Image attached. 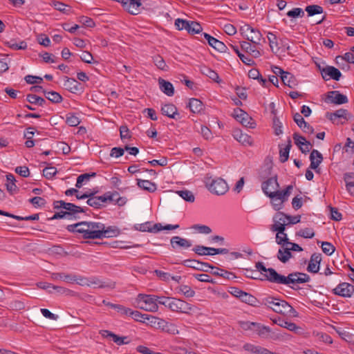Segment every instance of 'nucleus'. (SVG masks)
Instances as JSON below:
<instances>
[{"mask_svg": "<svg viewBox=\"0 0 354 354\" xmlns=\"http://www.w3.org/2000/svg\"><path fill=\"white\" fill-rule=\"evenodd\" d=\"M161 112L164 115L177 120L179 118L178 109L173 104H166L161 107Z\"/></svg>", "mask_w": 354, "mask_h": 354, "instance_id": "nucleus-24", "label": "nucleus"}, {"mask_svg": "<svg viewBox=\"0 0 354 354\" xmlns=\"http://www.w3.org/2000/svg\"><path fill=\"white\" fill-rule=\"evenodd\" d=\"M275 279L274 283L280 284V285H286L294 290H297V288H295L292 285H295L297 283H304L309 281L310 277L301 272H292L290 273L288 276L282 275L279 273H276L273 275Z\"/></svg>", "mask_w": 354, "mask_h": 354, "instance_id": "nucleus-2", "label": "nucleus"}, {"mask_svg": "<svg viewBox=\"0 0 354 354\" xmlns=\"http://www.w3.org/2000/svg\"><path fill=\"white\" fill-rule=\"evenodd\" d=\"M296 235L305 239H312L315 236V232L312 228L306 227L297 232Z\"/></svg>", "mask_w": 354, "mask_h": 354, "instance_id": "nucleus-53", "label": "nucleus"}, {"mask_svg": "<svg viewBox=\"0 0 354 354\" xmlns=\"http://www.w3.org/2000/svg\"><path fill=\"white\" fill-rule=\"evenodd\" d=\"M335 295L344 297H350L354 292V286L348 283H342L339 284L334 290Z\"/></svg>", "mask_w": 354, "mask_h": 354, "instance_id": "nucleus-18", "label": "nucleus"}, {"mask_svg": "<svg viewBox=\"0 0 354 354\" xmlns=\"http://www.w3.org/2000/svg\"><path fill=\"white\" fill-rule=\"evenodd\" d=\"M54 208L57 209L59 208L64 209L65 212L70 213L68 216H71L73 214L85 212L88 209L87 207L84 208L71 203H66L64 201H55L54 203Z\"/></svg>", "mask_w": 354, "mask_h": 354, "instance_id": "nucleus-9", "label": "nucleus"}, {"mask_svg": "<svg viewBox=\"0 0 354 354\" xmlns=\"http://www.w3.org/2000/svg\"><path fill=\"white\" fill-rule=\"evenodd\" d=\"M96 176V173L93 172L91 174H84L80 175L77 178V182L75 184V187L77 188H81L83 185L84 182H87L90 180L91 177H95Z\"/></svg>", "mask_w": 354, "mask_h": 354, "instance_id": "nucleus-42", "label": "nucleus"}, {"mask_svg": "<svg viewBox=\"0 0 354 354\" xmlns=\"http://www.w3.org/2000/svg\"><path fill=\"white\" fill-rule=\"evenodd\" d=\"M292 189L293 185H288L286 188L283 191H279L277 189L274 192H269V195L268 196L269 198H272L274 201L277 200L280 201V203L279 204L274 203L275 210L278 211L280 209H281L282 203L288 201V198L290 195Z\"/></svg>", "mask_w": 354, "mask_h": 354, "instance_id": "nucleus-5", "label": "nucleus"}, {"mask_svg": "<svg viewBox=\"0 0 354 354\" xmlns=\"http://www.w3.org/2000/svg\"><path fill=\"white\" fill-rule=\"evenodd\" d=\"M239 299L241 301L252 306H255V303L257 301L254 296L244 291H243V294L241 295Z\"/></svg>", "mask_w": 354, "mask_h": 354, "instance_id": "nucleus-49", "label": "nucleus"}, {"mask_svg": "<svg viewBox=\"0 0 354 354\" xmlns=\"http://www.w3.org/2000/svg\"><path fill=\"white\" fill-rule=\"evenodd\" d=\"M322 250L326 255H331L335 252V247L329 242H322Z\"/></svg>", "mask_w": 354, "mask_h": 354, "instance_id": "nucleus-61", "label": "nucleus"}, {"mask_svg": "<svg viewBox=\"0 0 354 354\" xmlns=\"http://www.w3.org/2000/svg\"><path fill=\"white\" fill-rule=\"evenodd\" d=\"M171 301V311L188 314L192 310V306L182 299L173 298Z\"/></svg>", "mask_w": 354, "mask_h": 354, "instance_id": "nucleus-12", "label": "nucleus"}, {"mask_svg": "<svg viewBox=\"0 0 354 354\" xmlns=\"http://www.w3.org/2000/svg\"><path fill=\"white\" fill-rule=\"evenodd\" d=\"M171 245L174 249L176 248H188L192 245V242L186 239L176 236L171 239Z\"/></svg>", "mask_w": 354, "mask_h": 354, "instance_id": "nucleus-26", "label": "nucleus"}, {"mask_svg": "<svg viewBox=\"0 0 354 354\" xmlns=\"http://www.w3.org/2000/svg\"><path fill=\"white\" fill-rule=\"evenodd\" d=\"M267 37H268V39L269 41V45H270V47L272 51L274 52L275 50L276 52H277L278 50L279 49V44L277 42V36L272 32H268Z\"/></svg>", "mask_w": 354, "mask_h": 354, "instance_id": "nucleus-47", "label": "nucleus"}, {"mask_svg": "<svg viewBox=\"0 0 354 354\" xmlns=\"http://www.w3.org/2000/svg\"><path fill=\"white\" fill-rule=\"evenodd\" d=\"M279 299L273 297H268L263 299L262 304L267 306L268 308L272 310V308H275L277 301H279Z\"/></svg>", "mask_w": 354, "mask_h": 354, "instance_id": "nucleus-57", "label": "nucleus"}, {"mask_svg": "<svg viewBox=\"0 0 354 354\" xmlns=\"http://www.w3.org/2000/svg\"><path fill=\"white\" fill-rule=\"evenodd\" d=\"M322 76L324 80L333 79L338 81L342 77V73L337 68L331 66H326L322 70Z\"/></svg>", "mask_w": 354, "mask_h": 354, "instance_id": "nucleus-13", "label": "nucleus"}, {"mask_svg": "<svg viewBox=\"0 0 354 354\" xmlns=\"http://www.w3.org/2000/svg\"><path fill=\"white\" fill-rule=\"evenodd\" d=\"M158 83L161 91L168 96H172L174 94V88L172 84L162 78H159Z\"/></svg>", "mask_w": 354, "mask_h": 354, "instance_id": "nucleus-30", "label": "nucleus"}, {"mask_svg": "<svg viewBox=\"0 0 354 354\" xmlns=\"http://www.w3.org/2000/svg\"><path fill=\"white\" fill-rule=\"evenodd\" d=\"M273 222L270 228L271 231L281 234L283 230H286V226H287L286 214L282 212H277L273 216Z\"/></svg>", "mask_w": 354, "mask_h": 354, "instance_id": "nucleus-11", "label": "nucleus"}, {"mask_svg": "<svg viewBox=\"0 0 354 354\" xmlns=\"http://www.w3.org/2000/svg\"><path fill=\"white\" fill-rule=\"evenodd\" d=\"M241 31L242 32V34L245 35L247 40L257 46L260 44V41L262 39V35L259 30L249 25H245L241 28Z\"/></svg>", "mask_w": 354, "mask_h": 354, "instance_id": "nucleus-8", "label": "nucleus"}, {"mask_svg": "<svg viewBox=\"0 0 354 354\" xmlns=\"http://www.w3.org/2000/svg\"><path fill=\"white\" fill-rule=\"evenodd\" d=\"M57 170L55 167H46L43 170V176L47 179L53 178L57 174Z\"/></svg>", "mask_w": 354, "mask_h": 354, "instance_id": "nucleus-60", "label": "nucleus"}, {"mask_svg": "<svg viewBox=\"0 0 354 354\" xmlns=\"http://www.w3.org/2000/svg\"><path fill=\"white\" fill-rule=\"evenodd\" d=\"M234 138L243 145L251 146L252 145V139L251 136L246 133H243L241 130L236 129L233 131Z\"/></svg>", "mask_w": 354, "mask_h": 354, "instance_id": "nucleus-25", "label": "nucleus"}, {"mask_svg": "<svg viewBox=\"0 0 354 354\" xmlns=\"http://www.w3.org/2000/svg\"><path fill=\"white\" fill-rule=\"evenodd\" d=\"M26 100L30 104H37L39 106H44L46 103V100L35 94H28L26 96Z\"/></svg>", "mask_w": 354, "mask_h": 354, "instance_id": "nucleus-43", "label": "nucleus"}, {"mask_svg": "<svg viewBox=\"0 0 354 354\" xmlns=\"http://www.w3.org/2000/svg\"><path fill=\"white\" fill-rule=\"evenodd\" d=\"M180 197H182L185 201L187 202H194V196L191 191L189 190H181L178 191L176 192Z\"/></svg>", "mask_w": 354, "mask_h": 354, "instance_id": "nucleus-56", "label": "nucleus"}, {"mask_svg": "<svg viewBox=\"0 0 354 354\" xmlns=\"http://www.w3.org/2000/svg\"><path fill=\"white\" fill-rule=\"evenodd\" d=\"M234 117L245 127L254 129L255 123L253 119L243 110L237 108L234 110Z\"/></svg>", "mask_w": 354, "mask_h": 354, "instance_id": "nucleus-10", "label": "nucleus"}, {"mask_svg": "<svg viewBox=\"0 0 354 354\" xmlns=\"http://www.w3.org/2000/svg\"><path fill=\"white\" fill-rule=\"evenodd\" d=\"M79 82L73 78L64 77V86L71 93H75L79 90Z\"/></svg>", "mask_w": 354, "mask_h": 354, "instance_id": "nucleus-33", "label": "nucleus"}, {"mask_svg": "<svg viewBox=\"0 0 354 354\" xmlns=\"http://www.w3.org/2000/svg\"><path fill=\"white\" fill-rule=\"evenodd\" d=\"M292 147L291 140L288 139V144L283 149L281 148L279 151V159L281 162H285L289 157V152Z\"/></svg>", "mask_w": 354, "mask_h": 354, "instance_id": "nucleus-41", "label": "nucleus"}, {"mask_svg": "<svg viewBox=\"0 0 354 354\" xmlns=\"http://www.w3.org/2000/svg\"><path fill=\"white\" fill-rule=\"evenodd\" d=\"M6 46L13 50H24L27 48V44L24 41H21L17 44L14 40H10L5 42Z\"/></svg>", "mask_w": 354, "mask_h": 354, "instance_id": "nucleus-44", "label": "nucleus"}, {"mask_svg": "<svg viewBox=\"0 0 354 354\" xmlns=\"http://www.w3.org/2000/svg\"><path fill=\"white\" fill-rule=\"evenodd\" d=\"M279 187V185L277 182V176L269 178L266 180L263 181L261 184V189L266 196L269 195V192H274Z\"/></svg>", "mask_w": 354, "mask_h": 354, "instance_id": "nucleus-19", "label": "nucleus"}, {"mask_svg": "<svg viewBox=\"0 0 354 354\" xmlns=\"http://www.w3.org/2000/svg\"><path fill=\"white\" fill-rule=\"evenodd\" d=\"M201 72L202 74L207 76L212 80L216 82H220V79L218 73H216L214 71L212 70L210 68L207 66H203L201 68Z\"/></svg>", "mask_w": 354, "mask_h": 354, "instance_id": "nucleus-40", "label": "nucleus"}, {"mask_svg": "<svg viewBox=\"0 0 354 354\" xmlns=\"http://www.w3.org/2000/svg\"><path fill=\"white\" fill-rule=\"evenodd\" d=\"M84 283H86V286H95V288L97 287L100 288H109L111 289H113L115 287V282H110V283H106L102 282L98 278H96V277L89 278L88 282H85Z\"/></svg>", "mask_w": 354, "mask_h": 354, "instance_id": "nucleus-27", "label": "nucleus"}, {"mask_svg": "<svg viewBox=\"0 0 354 354\" xmlns=\"http://www.w3.org/2000/svg\"><path fill=\"white\" fill-rule=\"evenodd\" d=\"M354 177V173H346L344 175V180L346 182V190L350 193L353 194L352 187H354V181H349L350 179Z\"/></svg>", "mask_w": 354, "mask_h": 354, "instance_id": "nucleus-51", "label": "nucleus"}, {"mask_svg": "<svg viewBox=\"0 0 354 354\" xmlns=\"http://www.w3.org/2000/svg\"><path fill=\"white\" fill-rule=\"evenodd\" d=\"M202 31V27L201 24L196 21H190L189 27V33L197 34Z\"/></svg>", "mask_w": 354, "mask_h": 354, "instance_id": "nucleus-63", "label": "nucleus"}, {"mask_svg": "<svg viewBox=\"0 0 354 354\" xmlns=\"http://www.w3.org/2000/svg\"><path fill=\"white\" fill-rule=\"evenodd\" d=\"M284 328H287L290 331H292L297 335H303L304 333V329L301 327L296 325L293 322H287L286 325Z\"/></svg>", "mask_w": 354, "mask_h": 354, "instance_id": "nucleus-52", "label": "nucleus"}, {"mask_svg": "<svg viewBox=\"0 0 354 354\" xmlns=\"http://www.w3.org/2000/svg\"><path fill=\"white\" fill-rule=\"evenodd\" d=\"M91 196L88 197V200L86 201V203L94 208L100 209L101 208V205L99 202V199H97V197L95 196V193L90 192Z\"/></svg>", "mask_w": 354, "mask_h": 354, "instance_id": "nucleus-55", "label": "nucleus"}, {"mask_svg": "<svg viewBox=\"0 0 354 354\" xmlns=\"http://www.w3.org/2000/svg\"><path fill=\"white\" fill-rule=\"evenodd\" d=\"M187 106L194 113H199L203 110V102L196 98H191Z\"/></svg>", "mask_w": 354, "mask_h": 354, "instance_id": "nucleus-34", "label": "nucleus"}, {"mask_svg": "<svg viewBox=\"0 0 354 354\" xmlns=\"http://www.w3.org/2000/svg\"><path fill=\"white\" fill-rule=\"evenodd\" d=\"M305 10L307 12L309 17L317 14H322L324 12L323 8L318 5L308 6L306 7Z\"/></svg>", "mask_w": 354, "mask_h": 354, "instance_id": "nucleus-48", "label": "nucleus"}, {"mask_svg": "<svg viewBox=\"0 0 354 354\" xmlns=\"http://www.w3.org/2000/svg\"><path fill=\"white\" fill-rule=\"evenodd\" d=\"M128 315L131 316L134 320L137 322H143L142 319H147L150 322L152 320V317H154L147 314H142L138 310H133L131 308H129Z\"/></svg>", "mask_w": 354, "mask_h": 354, "instance_id": "nucleus-36", "label": "nucleus"}, {"mask_svg": "<svg viewBox=\"0 0 354 354\" xmlns=\"http://www.w3.org/2000/svg\"><path fill=\"white\" fill-rule=\"evenodd\" d=\"M243 348L254 354H275L274 353L268 351L267 348L259 346H255L252 344H245L243 346Z\"/></svg>", "mask_w": 354, "mask_h": 354, "instance_id": "nucleus-28", "label": "nucleus"}, {"mask_svg": "<svg viewBox=\"0 0 354 354\" xmlns=\"http://www.w3.org/2000/svg\"><path fill=\"white\" fill-rule=\"evenodd\" d=\"M281 81L285 85L290 88H295L298 84V82L295 77L288 72H286L285 75L281 76Z\"/></svg>", "mask_w": 354, "mask_h": 354, "instance_id": "nucleus-37", "label": "nucleus"}, {"mask_svg": "<svg viewBox=\"0 0 354 354\" xmlns=\"http://www.w3.org/2000/svg\"><path fill=\"white\" fill-rule=\"evenodd\" d=\"M51 278L53 280H62L68 283H73L77 280V276L65 274L63 272L61 273H53L51 274Z\"/></svg>", "mask_w": 354, "mask_h": 354, "instance_id": "nucleus-32", "label": "nucleus"}, {"mask_svg": "<svg viewBox=\"0 0 354 354\" xmlns=\"http://www.w3.org/2000/svg\"><path fill=\"white\" fill-rule=\"evenodd\" d=\"M150 323H152L158 328L165 333L171 335L178 334L179 333L177 326L175 324L167 322L163 319L153 317H152V320L150 321Z\"/></svg>", "mask_w": 354, "mask_h": 354, "instance_id": "nucleus-6", "label": "nucleus"}, {"mask_svg": "<svg viewBox=\"0 0 354 354\" xmlns=\"http://www.w3.org/2000/svg\"><path fill=\"white\" fill-rule=\"evenodd\" d=\"M123 8L131 15H138L140 13L142 3L140 0H122Z\"/></svg>", "mask_w": 354, "mask_h": 354, "instance_id": "nucleus-15", "label": "nucleus"}, {"mask_svg": "<svg viewBox=\"0 0 354 354\" xmlns=\"http://www.w3.org/2000/svg\"><path fill=\"white\" fill-rule=\"evenodd\" d=\"M310 168L314 169L316 172H319L318 167L323 160L322 153L317 149H313L310 155Z\"/></svg>", "mask_w": 354, "mask_h": 354, "instance_id": "nucleus-23", "label": "nucleus"}, {"mask_svg": "<svg viewBox=\"0 0 354 354\" xmlns=\"http://www.w3.org/2000/svg\"><path fill=\"white\" fill-rule=\"evenodd\" d=\"M189 24H190V21L183 20L181 19H177L175 21V26H176V28L179 30L185 29L188 31L189 27Z\"/></svg>", "mask_w": 354, "mask_h": 354, "instance_id": "nucleus-62", "label": "nucleus"}, {"mask_svg": "<svg viewBox=\"0 0 354 354\" xmlns=\"http://www.w3.org/2000/svg\"><path fill=\"white\" fill-rule=\"evenodd\" d=\"M6 180H7V183L6 184V189H7L8 192L10 194H14L18 190V188L15 183V178L14 176V175L12 174H7Z\"/></svg>", "mask_w": 354, "mask_h": 354, "instance_id": "nucleus-38", "label": "nucleus"}, {"mask_svg": "<svg viewBox=\"0 0 354 354\" xmlns=\"http://www.w3.org/2000/svg\"><path fill=\"white\" fill-rule=\"evenodd\" d=\"M293 120L298 127H300L305 133L310 134L314 133L313 127L304 120L300 113H295L293 115Z\"/></svg>", "mask_w": 354, "mask_h": 354, "instance_id": "nucleus-21", "label": "nucleus"}, {"mask_svg": "<svg viewBox=\"0 0 354 354\" xmlns=\"http://www.w3.org/2000/svg\"><path fill=\"white\" fill-rule=\"evenodd\" d=\"M241 49L246 53H249L254 57L257 58L261 55L260 51L256 48L254 46H252L251 43L248 41H242L241 42Z\"/></svg>", "mask_w": 354, "mask_h": 354, "instance_id": "nucleus-31", "label": "nucleus"}, {"mask_svg": "<svg viewBox=\"0 0 354 354\" xmlns=\"http://www.w3.org/2000/svg\"><path fill=\"white\" fill-rule=\"evenodd\" d=\"M183 263L186 267L203 272H208L210 268L214 269V267L210 266L208 263H204L194 259L185 260Z\"/></svg>", "mask_w": 354, "mask_h": 354, "instance_id": "nucleus-14", "label": "nucleus"}, {"mask_svg": "<svg viewBox=\"0 0 354 354\" xmlns=\"http://www.w3.org/2000/svg\"><path fill=\"white\" fill-rule=\"evenodd\" d=\"M44 95L48 100L53 103H59L63 100L62 95L55 91H46L44 92Z\"/></svg>", "mask_w": 354, "mask_h": 354, "instance_id": "nucleus-45", "label": "nucleus"}, {"mask_svg": "<svg viewBox=\"0 0 354 354\" xmlns=\"http://www.w3.org/2000/svg\"><path fill=\"white\" fill-rule=\"evenodd\" d=\"M158 296L154 295L139 294L136 299L138 307L149 312H156L158 310L157 301Z\"/></svg>", "mask_w": 354, "mask_h": 354, "instance_id": "nucleus-3", "label": "nucleus"}, {"mask_svg": "<svg viewBox=\"0 0 354 354\" xmlns=\"http://www.w3.org/2000/svg\"><path fill=\"white\" fill-rule=\"evenodd\" d=\"M51 5L55 8V10H59L64 14H68L71 10L69 6L57 1H53Z\"/></svg>", "mask_w": 354, "mask_h": 354, "instance_id": "nucleus-46", "label": "nucleus"}, {"mask_svg": "<svg viewBox=\"0 0 354 354\" xmlns=\"http://www.w3.org/2000/svg\"><path fill=\"white\" fill-rule=\"evenodd\" d=\"M348 98L337 91H329L327 93L326 102L335 104H343L348 102Z\"/></svg>", "mask_w": 354, "mask_h": 354, "instance_id": "nucleus-16", "label": "nucleus"}, {"mask_svg": "<svg viewBox=\"0 0 354 354\" xmlns=\"http://www.w3.org/2000/svg\"><path fill=\"white\" fill-rule=\"evenodd\" d=\"M205 185L210 192L216 195H223L229 189L227 183L220 178L216 179H211L210 178L206 179Z\"/></svg>", "mask_w": 354, "mask_h": 354, "instance_id": "nucleus-4", "label": "nucleus"}, {"mask_svg": "<svg viewBox=\"0 0 354 354\" xmlns=\"http://www.w3.org/2000/svg\"><path fill=\"white\" fill-rule=\"evenodd\" d=\"M286 230H283L282 233L277 232L276 234V243L278 245L284 246L285 244L288 243V238L287 234L285 232Z\"/></svg>", "mask_w": 354, "mask_h": 354, "instance_id": "nucleus-58", "label": "nucleus"}, {"mask_svg": "<svg viewBox=\"0 0 354 354\" xmlns=\"http://www.w3.org/2000/svg\"><path fill=\"white\" fill-rule=\"evenodd\" d=\"M292 257L290 249H288V248L279 249L277 253V259L283 263L288 261Z\"/></svg>", "mask_w": 354, "mask_h": 354, "instance_id": "nucleus-39", "label": "nucleus"}, {"mask_svg": "<svg viewBox=\"0 0 354 354\" xmlns=\"http://www.w3.org/2000/svg\"><path fill=\"white\" fill-rule=\"evenodd\" d=\"M272 310L274 313L289 317H296L298 316V313L295 308L286 301L281 299L277 301L275 308H272Z\"/></svg>", "mask_w": 354, "mask_h": 354, "instance_id": "nucleus-7", "label": "nucleus"}, {"mask_svg": "<svg viewBox=\"0 0 354 354\" xmlns=\"http://www.w3.org/2000/svg\"><path fill=\"white\" fill-rule=\"evenodd\" d=\"M255 267L258 271H259L261 274H263L265 279H266L270 283H274L275 279L274 277H273V275L278 272L274 268H266L262 262L256 263Z\"/></svg>", "mask_w": 354, "mask_h": 354, "instance_id": "nucleus-17", "label": "nucleus"}, {"mask_svg": "<svg viewBox=\"0 0 354 354\" xmlns=\"http://www.w3.org/2000/svg\"><path fill=\"white\" fill-rule=\"evenodd\" d=\"M204 38L207 41L209 45L214 48L218 52L224 53L226 52L227 47L222 41L209 35L207 33H203Z\"/></svg>", "mask_w": 354, "mask_h": 354, "instance_id": "nucleus-20", "label": "nucleus"}, {"mask_svg": "<svg viewBox=\"0 0 354 354\" xmlns=\"http://www.w3.org/2000/svg\"><path fill=\"white\" fill-rule=\"evenodd\" d=\"M178 289L180 292L187 298L193 297L195 295V291L189 286L181 285Z\"/></svg>", "mask_w": 354, "mask_h": 354, "instance_id": "nucleus-50", "label": "nucleus"}, {"mask_svg": "<svg viewBox=\"0 0 354 354\" xmlns=\"http://www.w3.org/2000/svg\"><path fill=\"white\" fill-rule=\"evenodd\" d=\"M153 62L158 68L167 71V66L164 59L160 55H157L153 57Z\"/></svg>", "mask_w": 354, "mask_h": 354, "instance_id": "nucleus-54", "label": "nucleus"}, {"mask_svg": "<svg viewBox=\"0 0 354 354\" xmlns=\"http://www.w3.org/2000/svg\"><path fill=\"white\" fill-rule=\"evenodd\" d=\"M68 231L82 234L84 239H102L113 237L118 234V231L109 227L106 229L103 223L95 222H80L66 227Z\"/></svg>", "mask_w": 354, "mask_h": 354, "instance_id": "nucleus-1", "label": "nucleus"}, {"mask_svg": "<svg viewBox=\"0 0 354 354\" xmlns=\"http://www.w3.org/2000/svg\"><path fill=\"white\" fill-rule=\"evenodd\" d=\"M273 129L274 131V133L277 136H279L283 133L282 124L280 122L279 119L277 117H274L273 118Z\"/></svg>", "mask_w": 354, "mask_h": 354, "instance_id": "nucleus-64", "label": "nucleus"}, {"mask_svg": "<svg viewBox=\"0 0 354 354\" xmlns=\"http://www.w3.org/2000/svg\"><path fill=\"white\" fill-rule=\"evenodd\" d=\"M253 332L263 338H268L270 335L271 329L268 326H263L256 322L255 326L253 327Z\"/></svg>", "mask_w": 354, "mask_h": 354, "instance_id": "nucleus-29", "label": "nucleus"}, {"mask_svg": "<svg viewBox=\"0 0 354 354\" xmlns=\"http://www.w3.org/2000/svg\"><path fill=\"white\" fill-rule=\"evenodd\" d=\"M66 122L71 127H76L80 123V120L75 115L68 113L66 115Z\"/></svg>", "mask_w": 354, "mask_h": 354, "instance_id": "nucleus-59", "label": "nucleus"}, {"mask_svg": "<svg viewBox=\"0 0 354 354\" xmlns=\"http://www.w3.org/2000/svg\"><path fill=\"white\" fill-rule=\"evenodd\" d=\"M321 261L322 254L320 253L313 254L308 265L307 270L312 273H317L319 271Z\"/></svg>", "mask_w": 354, "mask_h": 354, "instance_id": "nucleus-22", "label": "nucleus"}, {"mask_svg": "<svg viewBox=\"0 0 354 354\" xmlns=\"http://www.w3.org/2000/svg\"><path fill=\"white\" fill-rule=\"evenodd\" d=\"M137 185L140 188L149 192H154L157 189L156 184L147 180L138 179Z\"/></svg>", "mask_w": 354, "mask_h": 354, "instance_id": "nucleus-35", "label": "nucleus"}]
</instances>
